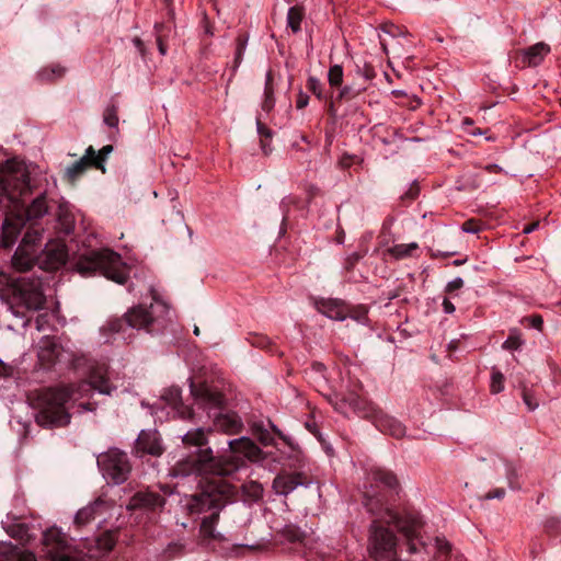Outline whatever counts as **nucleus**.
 <instances>
[{"instance_id":"22","label":"nucleus","mask_w":561,"mask_h":561,"mask_svg":"<svg viewBox=\"0 0 561 561\" xmlns=\"http://www.w3.org/2000/svg\"><path fill=\"white\" fill-rule=\"evenodd\" d=\"M376 426L394 437H401L405 433L404 426L396 419L380 412L376 417Z\"/></svg>"},{"instance_id":"3","label":"nucleus","mask_w":561,"mask_h":561,"mask_svg":"<svg viewBox=\"0 0 561 561\" xmlns=\"http://www.w3.org/2000/svg\"><path fill=\"white\" fill-rule=\"evenodd\" d=\"M91 389L103 394H111L112 387L105 366L92 368L88 382L42 390L37 396V424L44 427L67 425L70 422V414L67 412L66 403L71 399L77 400L84 397Z\"/></svg>"},{"instance_id":"4","label":"nucleus","mask_w":561,"mask_h":561,"mask_svg":"<svg viewBox=\"0 0 561 561\" xmlns=\"http://www.w3.org/2000/svg\"><path fill=\"white\" fill-rule=\"evenodd\" d=\"M168 313V305L154 294L149 306L139 304L130 307L122 318L110 319L103 329L111 333H119L127 327L153 333L164 328Z\"/></svg>"},{"instance_id":"31","label":"nucleus","mask_w":561,"mask_h":561,"mask_svg":"<svg viewBox=\"0 0 561 561\" xmlns=\"http://www.w3.org/2000/svg\"><path fill=\"white\" fill-rule=\"evenodd\" d=\"M345 402L348 403L350 408L362 416L367 417L369 413L366 411V402L357 394L351 393Z\"/></svg>"},{"instance_id":"13","label":"nucleus","mask_w":561,"mask_h":561,"mask_svg":"<svg viewBox=\"0 0 561 561\" xmlns=\"http://www.w3.org/2000/svg\"><path fill=\"white\" fill-rule=\"evenodd\" d=\"M21 299L28 309H41L44 306L45 298L38 280L26 284L24 279L19 286Z\"/></svg>"},{"instance_id":"5","label":"nucleus","mask_w":561,"mask_h":561,"mask_svg":"<svg viewBox=\"0 0 561 561\" xmlns=\"http://www.w3.org/2000/svg\"><path fill=\"white\" fill-rule=\"evenodd\" d=\"M76 270L82 276L100 273L117 284H124L129 275V267L122 261L121 255L110 249L81 255L76 262Z\"/></svg>"},{"instance_id":"28","label":"nucleus","mask_w":561,"mask_h":561,"mask_svg":"<svg viewBox=\"0 0 561 561\" xmlns=\"http://www.w3.org/2000/svg\"><path fill=\"white\" fill-rule=\"evenodd\" d=\"M371 480L377 484H381L389 489H394L398 485L397 477L391 472L382 468H374L370 471Z\"/></svg>"},{"instance_id":"8","label":"nucleus","mask_w":561,"mask_h":561,"mask_svg":"<svg viewBox=\"0 0 561 561\" xmlns=\"http://www.w3.org/2000/svg\"><path fill=\"white\" fill-rule=\"evenodd\" d=\"M98 466L103 476L115 484L125 482L130 472V463L125 453L113 448L98 457Z\"/></svg>"},{"instance_id":"49","label":"nucleus","mask_w":561,"mask_h":561,"mask_svg":"<svg viewBox=\"0 0 561 561\" xmlns=\"http://www.w3.org/2000/svg\"><path fill=\"white\" fill-rule=\"evenodd\" d=\"M443 308L446 313H453L455 311V306L451 301L448 299H444L443 301Z\"/></svg>"},{"instance_id":"36","label":"nucleus","mask_w":561,"mask_h":561,"mask_svg":"<svg viewBox=\"0 0 561 561\" xmlns=\"http://www.w3.org/2000/svg\"><path fill=\"white\" fill-rule=\"evenodd\" d=\"M103 121L107 126L117 128L119 121L117 116V107L115 105H112L104 111Z\"/></svg>"},{"instance_id":"21","label":"nucleus","mask_w":561,"mask_h":561,"mask_svg":"<svg viewBox=\"0 0 561 561\" xmlns=\"http://www.w3.org/2000/svg\"><path fill=\"white\" fill-rule=\"evenodd\" d=\"M98 160V157L95 156V150L93 147H88L85 150V153L82 156V158L78 161H76L72 165L67 168V175L70 180H76L80 174H82L88 167L93 165V161Z\"/></svg>"},{"instance_id":"33","label":"nucleus","mask_w":561,"mask_h":561,"mask_svg":"<svg viewBox=\"0 0 561 561\" xmlns=\"http://www.w3.org/2000/svg\"><path fill=\"white\" fill-rule=\"evenodd\" d=\"M242 491L251 500H259L263 494V488L256 481L245 482L242 485Z\"/></svg>"},{"instance_id":"41","label":"nucleus","mask_w":561,"mask_h":561,"mask_svg":"<svg viewBox=\"0 0 561 561\" xmlns=\"http://www.w3.org/2000/svg\"><path fill=\"white\" fill-rule=\"evenodd\" d=\"M270 80H271V76L267 75V81H266V87H265V101L263 102V110L264 111H270L274 103H273V100H272V90L270 88Z\"/></svg>"},{"instance_id":"10","label":"nucleus","mask_w":561,"mask_h":561,"mask_svg":"<svg viewBox=\"0 0 561 561\" xmlns=\"http://www.w3.org/2000/svg\"><path fill=\"white\" fill-rule=\"evenodd\" d=\"M67 260L66 245L60 240H51L44 249L37 252V265L45 271H55L61 267Z\"/></svg>"},{"instance_id":"39","label":"nucleus","mask_w":561,"mask_h":561,"mask_svg":"<svg viewBox=\"0 0 561 561\" xmlns=\"http://www.w3.org/2000/svg\"><path fill=\"white\" fill-rule=\"evenodd\" d=\"M523 400L529 411H535L539 407V402L528 390L523 391Z\"/></svg>"},{"instance_id":"16","label":"nucleus","mask_w":561,"mask_h":561,"mask_svg":"<svg viewBox=\"0 0 561 561\" xmlns=\"http://www.w3.org/2000/svg\"><path fill=\"white\" fill-rule=\"evenodd\" d=\"M242 422L236 413H219L214 416L211 431H220L232 435L241 431Z\"/></svg>"},{"instance_id":"62","label":"nucleus","mask_w":561,"mask_h":561,"mask_svg":"<svg viewBox=\"0 0 561 561\" xmlns=\"http://www.w3.org/2000/svg\"><path fill=\"white\" fill-rule=\"evenodd\" d=\"M51 72H53V73H56L57 76H61V73H62V69H61V68H53V69H51Z\"/></svg>"},{"instance_id":"60","label":"nucleus","mask_w":561,"mask_h":561,"mask_svg":"<svg viewBox=\"0 0 561 561\" xmlns=\"http://www.w3.org/2000/svg\"><path fill=\"white\" fill-rule=\"evenodd\" d=\"M271 427L273 432L276 433L280 438H285L283 433L275 425L271 424Z\"/></svg>"},{"instance_id":"46","label":"nucleus","mask_w":561,"mask_h":561,"mask_svg":"<svg viewBox=\"0 0 561 561\" xmlns=\"http://www.w3.org/2000/svg\"><path fill=\"white\" fill-rule=\"evenodd\" d=\"M245 41L239 38L238 41V47H237V51H236V64L237 66L240 64V60H241V57H242V54L245 49Z\"/></svg>"},{"instance_id":"57","label":"nucleus","mask_w":561,"mask_h":561,"mask_svg":"<svg viewBox=\"0 0 561 561\" xmlns=\"http://www.w3.org/2000/svg\"><path fill=\"white\" fill-rule=\"evenodd\" d=\"M158 48H159V51L161 55H165L167 53V49H165V46L163 45L162 41L160 38H158Z\"/></svg>"},{"instance_id":"23","label":"nucleus","mask_w":561,"mask_h":561,"mask_svg":"<svg viewBox=\"0 0 561 561\" xmlns=\"http://www.w3.org/2000/svg\"><path fill=\"white\" fill-rule=\"evenodd\" d=\"M550 47L545 43H537L523 51L522 61L528 66L539 65L549 54Z\"/></svg>"},{"instance_id":"42","label":"nucleus","mask_w":561,"mask_h":561,"mask_svg":"<svg viewBox=\"0 0 561 561\" xmlns=\"http://www.w3.org/2000/svg\"><path fill=\"white\" fill-rule=\"evenodd\" d=\"M462 286H463V279L461 277H456L447 284L446 290L448 293H451L454 290L461 288Z\"/></svg>"},{"instance_id":"2","label":"nucleus","mask_w":561,"mask_h":561,"mask_svg":"<svg viewBox=\"0 0 561 561\" xmlns=\"http://www.w3.org/2000/svg\"><path fill=\"white\" fill-rule=\"evenodd\" d=\"M30 191L27 175L22 173H0V208L14 218L7 217L2 225V245L10 248L26 221L36 220L45 216L48 205L45 194L35 197L26 204L23 197Z\"/></svg>"},{"instance_id":"61","label":"nucleus","mask_w":561,"mask_h":561,"mask_svg":"<svg viewBox=\"0 0 561 561\" xmlns=\"http://www.w3.org/2000/svg\"><path fill=\"white\" fill-rule=\"evenodd\" d=\"M348 92H350V88L346 87V88L342 89L340 92V98L346 96L348 94Z\"/></svg>"},{"instance_id":"51","label":"nucleus","mask_w":561,"mask_h":561,"mask_svg":"<svg viewBox=\"0 0 561 561\" xmlns=\"http://www.w3.org/2000/svg\"><path fill=\"white\" fill-rule=\"evenodd\" d=\"M504 493H505V492H504V490H503V489H500V490H496V491H495V492H493V493H491V492H490V493H488V494L485 495V497H486L488 500H492V499H501V497H503V496H504Z\"/></svg>"},{"instance_id":"59","label":"nucleus","mask_w":561,"mask_h":561,"mask_svg":"<svg viewBox=\"0 0 561 561\" xmlns=\"http://www.w3.org/2000/svg\"><path fill=\"white\" fill-rule=\"evenodd\" d=\"M380 43H381V47L383 49L385 53H388V46H389V43L387 42L386 38H382L380 37Z\"/></svg>"},{"instance_id":"29","label":"nucleus","mask_w":561,"mask_h":561,"mask_svg":"<svg viewBox=\"0 0 561 561\" xmlns=\"http://www.w3.org/2000/svg\"><path fill=\"white\" fill-rule=\"evenodd\" d=\"M417 249L419 244L416 242L399 243L388 248L387 253L396 260H402L413 256Z\"/></svg>"},{"instance_id":"58","label":"nucleus","mask_w":561,"mask_h":561,"mask_svg":"<svg viewBox=\"0 0 561 561\" xmlns=\"http://www.w3.org/2000/svg\"><path fill=\"white\" fill-rule=\"evenodd\" d=\"M290 540L297 541L301 539V534L298 530L293 531V535L289 537Z\"/></svg>"},{"instance_id":"40","label":"nucleus","mask_w":561,"mask_h":561,"mask_svg":"<svg viewBox=\"0 0 561 561\" xmlns=\"http://www.w3.org/2000/svg\"><path fill=\"white\" fill-rule=\"evenodd\" d=\"M308 88L317 95L318 99L322 98V84L319 79L310 77L308 79Z\"/></svg>"},{"instance_id":"12","label":"nucleus","mask_w":561,"mask_h":561,"mask_svg":"<svg viewBox=\"0 0 561 561\" xmlns=\"http://www.w3.org/2000/svg\"><path fill=\"white\" fill-rule=\"evenodd\" d=\"M389 522L397 524L399 530L407 537L409 541V552L415 553L417 551V547L414 543V540L419 538V530L422 527L421 520L416 517L401 519L396 514H390Z\"/></svg>"},{"instance_id":"34","label":"nucleus","mask_w":561,"mask_h":561,"mask_svg":"<svg viewBox=\"0 0 561 561\" xmlns=\"http://www.w3.org/2000/svg\"><path fill=\"white\" fill-rule=\"evenodd\" d=\"M523 345V340L519 332L514 329L511 331L508 337L503 343V348L508 351H516Z\"/></svg>"},{"instance_id":"55","label":"nucleus","mask_w":561,"mask_h":561,"mask_svg":"<svg viewBox=\"0 0 561 561\" xmlns=\"http://www.w3.org/2000/svg\"><path fill=\"white\" fill-rule=\"evenodd\" d=\"M312 367L319 374H322L324 371V366L321 363H314Z\"/></svg>"},{"instance_id":"43","label":"nucleus","mask_w":561,"mask_h":561,"mask_svg":"<svg viewBox=\"0 0 561 561\" xmlns=\"http://www.w3.org/2000/svg\"><path fill=\"white\" fill-rule=\"evenodd\" d=\"M527 321H529L530 325L539 331L542 330L543 320L541 316H531L529 318H526Z\"/></svg>"},{"instance_id":"15","label":"nucleus","mask_w":561,"mask_h":561,"mask_svg":"<svg viewBox=\"0 0 561 561\" xmlns=\"http://www.w3.org/2000/svg\"><path fill=\"white\" fill-rule=\"evenodd\" d=\"M190 389L197 403L217 408L222 402L221 394L217 391L210 390L205 383L196 385L194 381H191Z\"/></svg>"},{"instance_id":"53","label":"nucleus","mask_w":561,"mask_h":561,"mask_svg":"<svg viewBox=\"0 0 561 561\" xmlns=\"http://www.w3.org/2000/svg\"><path fill=\"white\" fill-rule=\"evenodd\" d=\"M133 43L135 44V46L138 48V50L140 51V54H144V44L141 42V39L139 37H135L133 39Z\"/></svg>"},{"instance_id":"11","label":"nucleus","mask_w":561,"mask_h":561,"mask_svg":"<svg viewBox=\"0 0 561 561\" xmlns=\"http://www.w3.org/2000/svg\"><path fill=\"white\" fill-rule=\"evenodd\" d=\"M135 453L142 457L150 455L159 457L163 453L160 436L157 431H141L136 439Z\"/></svg>"},{"instance_id":"32","label":"nucleus","mask_w":561,"mask_h":561,"mask_svg":"<svg viewBox=\"0 0 561 561\" xmlns=\"http://www.w3.org/2000/svg\"><path fill=\"white\" fill-rule=\"evenodd\" d=\"M253 434L259 439V442L264 446H270L274 444V437L272 433L261 424H255L253 426Z\"/></svg>"},{"instance_id":"27","label":"nucleus","mask_w":561,"mask_h":561,"mask_svg":"<svg viewBox=\"0 0 561 561\" xmlns=\"http://www.w3.org/2000/svg\"><path fill=\"white\" fill-rule=\"evenodd\" d=\"M210 432H211V428L205 430L203 427H197V428L191 430L182 436V443L186 446L202 447L207 444L208 434Z\"/></svg>"},{"instance_id":"63","label":"nucleus","mask_w":561,"mask_h":561,"mask_svg":"<svg viewBox=\"0 0 561 561\" xmlns=\"http://www.w3.org/2000/svg\"><path fill=\"white\" fill-rule=\"evenodd\" d=\"M39 76H41L43 79H49V77L46 75V71H45V70L41 71Z\"/></svg>"},{"instance_id":"37","label":"nucleus","mask_w":561,"mask_h":561,"mask_svg":"<svg viewBox=\"0 0 561 561\" xmlns=\"http://www.w3.org/2000/svg\"><path fill=\"white\" fill-rule=\"evenodd\" d=\"M504 389V376L500 371H494L491 377V392L500 393Z\"/></svg>"},{"instance_id":"54","label":"nucleus","mask_w":561,"mask_h":561,"mask_svg":"<svg viewBox=\"0 0 561 561\" xmlns=\"http://www.w3.org/2000/svg\"><path fill=\"white\" fill-rule=\"evenodd\" d=\"M537 227H538V222L527 225V226H525L523 232L528 234V233L533 232Z\"/></svg>"},{"instance_id":"9","label":"nucleus","mask_w":561,"mask_h":561,"mask_svg":"<svg viewBox=\"0 0 561 561\" xmlns=\"http://www.w3.org/2000/svg\"><path fill=\"white\" fill-rule=\"evenodd\" d=\"M397 546L396 536L376 522L371 525L369 550L377 560L391 558Z\"/></svg>"},{"instance_id":"45","label":"nucleus","mask_w":561,"mask_h":561,"mask_svg":"<svg viewBox=\"0 0 561 561\" xmlns=\"http://www.w3.org/2000/svg\"><path fill=\"white\" fill-rule=\"evenodd\" d=\"M462 231L466 233H476L479 231V228L474 221L468 220L462 225Z\"/></svg>"},{"instance_id":"25","label":"nucleus","mask_w":561,"mask_h":561,"mask_svg":"<svg viewBox=\"0 0 561 561\" xmlns=\"http://www.w3.org/2000/svg\"><path fill=\"white\" fill-rule=\"evenodd\" d=\"M105 506V502L96 500L93 503L78 511L75 517V523L78 526H84L92 522L99 514L100 510Z\"/></svg>"},{"instance_id":"47","label":"nucleus","mask_w":561,"mask_h":561,"mask_svg":"<svg viewBox=\"0 0 561 561\" xmlns=\"http://www.w3.org/2000/svg\"><path fill=\"white\" fill-rule=\"evenodd\" d=\"M516 478H517V473H516L515 468L510 466L508 469H507V479H508L510 486L512 489H518L519 488L518 484L514 483V479H516Z\"/></svg>"},{"instance_id":"35","label":"nucleus","mask_w":561,"mask_h":561,"mask_svg":"<svg viewBox=\"0 0 561 561\" xmlns=\"http://www.w3.org/2000/svg\"><path fill=\"white\" fill-rule=\"evenodd\" d=\"M328 80L332 87L341 85L343 81V69L340 65H334L329 69Z\"/></svg>"},{"instance_id":"19","label":"nucleus","mask_w":561,"mask_h":561,"mask_svg":"<svg viewBox=\"0 0 561 561\" xmlns=\"http://www.w3.org/2000/svg\"><path fill=\"white\" fill-rule=\"evenodd\" d=\"M61 355L60 345L51 337H44L39 342L38 359L44 366L54 365Z\"/></svg>"},{"instance_id":"48","label":"nucleus","mask_w":561,"mask_h":561,"mask_svg":"<svg viewBox=\"0 0 561 561\" xmlns=\"http://www.w3.org/2000/svg\"><path fill=\"white\" fill-rule=\"evenodd\" d=\"M352 161H353V157L352 156L344 154L340 159V165L342 168H348V167H351Z\"/></svg>"},{"instance_id":"52","label":"nucleus","mask_w":561,"mask_h":561,"mask_svg":"<svg viewBox=\"0 0 561 561\" xmlns=\"http://www.w3.org/2000/svg\"><path fill=\"white\" fill-rule=\"evenodd\" d=\"M257 131L261 136H265L266 138L271 136L270 130L266 129L260 122H257Z\"/></svg>"},{"instance_id":"1","label":"nucleus","mask_w":561,"mask_h":561,"mask_svg":"<svg viewBox=\"0 0 561 561\" xmlns=\"http://www.w3.org/2000/svg\"><path fill=\"white\" fill-rule=\"evenodd\" d=\"M234 469L233 462L222 463L215 458L209 447L199 449L195 456L178 462L173 468L175 477L211 476L203 485L201 493L193 494L185 501V506L192 514L211 511V514L204 517L201 524L199 534L204 539L224 540L222 535L215 530V525L219 517V511L232 494V486L224 477L230 474Z\"/></svg>"},{"instance_id":"18","label":"nucleus","mask_w":561,"mask_h":561,"mask_svg":"<svg viewBox=\"0 0 561 561\" xmlns=\"http://www.w3.org/2000/svg\"><path fill=\"white\" fill-rule=\"evenodd\" d=\"M228 446L232 454L243 455L251 461H256L261 458V449L249 437H240L228 442Z\"/></svg>"},{"instance_id":"56","label":"nucleus","mask_w":561,"mask_h":561,"mask_svg":"<svg viewBox=\"0 0 561 561\" xmlns=\"http://www.w3.org/2000/svg\"><path fill=\"white\" fill-rule=\"evenodd\" d=\"M488 172L501 171L502 169L497 164H489L485 167Z\"/></svg>"},{"instance_id":"20","label":"nucleus","mask_w":561,"mask_h":561,"mask_svg":"<svg viewBox=\"0 0 561 561\" xmlns=\"http://www.w3.org/2000/svg\"><path fill=\"white\" fill-rule=\"evenodd\" d=\"M305 482L300 473H284L278 474L273 481V489L276 494L288 495L297 486L304 485Z\"/></svg>"},{"instance_id":"14","label":"nucleus","mask_w":561,"mask_h":561,"mask_svg":"<svg viewBox=\"0 0 561 561\" xmlns=\"http://www.w3.org/2000/svg\"><path fill=\"white\" fill-rule=\"evenodd\" d=\"M161 400L165 402V405L170 407L179 417L183 420L193 417V410L182 403L181 390L179 388L171 387L165 389L161 396Z\"/></svg>"},{"instance_id":"17","label":"nucleus","mask_w":561,"mask_h":561,"mask_svg":"<svg viewBox=\"0 0 561 561\" xmlns=\"http://www.w3.org/2000/svg\"><path fill=\"white\" fill-rule=\"evenodd\" d=\"M164 505V499L154 492H138L136 493L129 501L127 508L128 510H137V508H146V510H154L157 507H162Z\"/></svg>"},{"instance_id":"38","label":"nucleus","mask_w":561,"mask_h":561,"mask_svg":"<svg viewBox=\"0 0 561 561\" xmlns=\"http://www.w3.org/2000/svg\"><path fill=\"white\" fill-rule=\"evenodd\" d=\"M113 150V147L111 145L104 146L99 152H95V156L98 157V160L93 161V165L98 169H101L104 171L103 163L107 157Z\"/></svg>"},{"instance_id":"24","label":"nucleus","mask_w":561,"mask_h":561,"mask_svg":"<svg viewBox=\"0 0 561 561\" xmlns=\"http://www.w3.org/2000/svg\"><path fill=\"white\" fill-rule=\"evenodd\" d=\"M319 311L332 320H345L346 307L339 300H323L319 304Z\"/></svg>"},{"instance_id":"26","label":"nucleus","mask_w":561,"mask_h":561,"mask_svg":"<svg viewBox=\"0 0 561 561\" xmlns=\"http://www.w3.org/2000/svg\"><path fill=\"white\" fill-rule=\"evenodd\" d=\"M57 221L59 229L64 233L69 234L73 231L76 224L75 215L67 203L59 204L57 210Z\"/></svg>"},{"instance_id":"7","label":"nucleus","mask_w":561,"mask_h":561,"mask_svg":"<svg viewBox=\"0 0 561 561\" xmlns=\"http://www.w3.org/2000/svg\"><path fill=\"white\" fill-rule=\"evenodd\" d=\"M42 232L36 228L28 229L19 244L12 266L18 272H26L37 264V252L41 249Z\"/></svg>"},{"instance_id":"64","label":"nucleus","mask_w":561,"mask_h":561,"mask_svg":"<svg viewBox=\"0 0 561 561\" xmlns=\"http://www.w3.org/2000/svg\"><path fill=\"white\" fill-rule=\"evenodd\" d=\"M471 135H481V131L479 129L470 131Z\"/></svg>"},{"instance_id":"30","label":"nucleus","mask_w":561,"mask_h":561,"mask_svg":"<svg viewBox=\"0 0 561 561\" xmlns=\"http://www.w3.org/2000/svg\"><path fill=\"white\" fill-rule=\"evenodd\" d=\"M304 19V11L300 7H293L287 13V25L294 33L300 31V24Z\"/></svg>"},{"instance_id":"6","label":"nucleus","mask_w":561,"mask_h":561,"mask_svg":"<svg viewBox=\"0 0 561 561\" xmlns=\"http://www.w3.org/2000/svg\"><path fill=\"white\" fill-rule=\"evenodd\" d=\"M43 543L50 561H85V554L75 549L56 527L44 533Z\"/></svg>"},{"instance_id":"44","label":"nucleus","mask_w":561,"mask_h":561,"mask_svg":"<svg viewBox=\"0 0 561 561\" xmlns=\"http://www.w3.org/2000/svg\"><path fill=\"white\" fill-rule=\"evenodd\" d=\"M436 548L440 552H448L450 550V545L447 540L444 538H436L435 539Z\"/></svg>"},{"instance_id":"50","label":"nucleus","mask_w":561,"mask_h":561,"mask_svg":"<svg viewBox=\"0 0 561 561\" xmlns=\"http://www.w3.org/2000/svg\"><path fill=\"white\" fill-rule=\"evenodd\" d=\"M308 99H309V98H308V95H306V94H300V95L298 96V100H297V107H298V108H304V107H306V106H307V104H308Z\"/></svg>"}]
</instances>
